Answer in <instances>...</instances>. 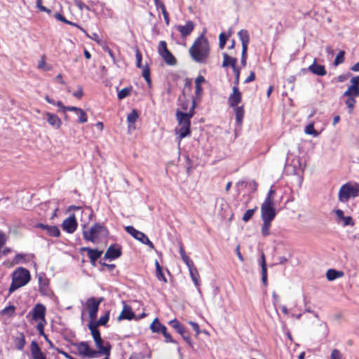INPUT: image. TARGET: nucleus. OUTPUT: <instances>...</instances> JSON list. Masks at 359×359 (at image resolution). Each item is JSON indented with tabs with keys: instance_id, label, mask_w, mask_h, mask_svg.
I'll return each instance as SVG.
<instances>
[{
	"instance_id": "nucleus-12",
	"label": "nucleus",
	"mask_w": 359,
	"mask_h": 359,
	"mask_svg": "<svg viewBox=\"0 0 359 359\" xmlns=\"http://www.w3.org/2000/svg\"><path fill=\"white\" fill-rule=\"evenodd\" d=\"M169 325L180 334L183 339L190 346H192V341L189 332L183 327V325L177 320H171Z\"/></svg>"
},
{
	"instance_id": "nucleus-5",
	"label": "nucleus",
	"mask_w": 359,
	"mask_h": 359,
	"mask_svg": "<svg viewBox=\"0 0 359 359\" xmlns=\"http://www.w3.org/2000/svg\"><path fill=\"white\" fill-rule=\"evenodd\" d=\"M109 235V231L102 224L95 223L89 231H83V237L84 240L90 241L93 243H97L99 240L107 238Z\"/></svg>"
},
{
	"instance_id": "nucleus-41",
	"label": "nucleus",
	"mask_w": 359,
	"mask_h": 359,
	"mask_svg": "<svg viewBox=\"0 0 359 359\" xmlns=\"http://www.w3.org/2000/svg\"><path fill=\"white\" fill-rule=\"evenodd\" d=\"M257 209V208L255 207V208L248 210L243 215L242 219L243 220V222H248L252 217Z\"/></svg>"
},
{
	"instance_id": "nucleus-51",
	"label": "nucleus",
	"mask_w": 359,
	"mask_h": 359,
	"mask_svg": "<svg viewBox=\"0 0 359 359\" xmlns=\"http://www.w3.org/2000/svg\"><path fill=\"white\" fill-rule=\"evenodd\" d=\"M233 72L234 73L235 79L233 81L234 86H238L239 84V78H240V69L238 67H235L233 69Z\"/></svg>"
},
{
	"instance_id": "nucleus-16",
	"label": "nucleus",
	"mask_w": 359,
	"mask_h": 359,
	"mask_svg": "<svg viewBox=\"0 0 359 359\" xmlns=\"http://www.w3.org/2000/svg\"><path fill=\"white\" fill-rule=\"evenodd\" d=\"M32 319L34 320H41L45 322L46 307L41 304H37L32 311Z\"/></svg>"
},
{
	"instance_id": "nucleus-63",
	"label": "nucleus",
	"mask_w": 359,
	"mask_h": 359,
	"mask_svg": "<svg viewBox=\"0 0 359 359\" xmlns=\"http://www.w3.org/2000/svg\"><path fill=\"white\" fill-rule=\"evenodd\" d=\"M57 351L58 353L62 354L67 359H76L74 357H72V355H70L69 353H67V352L64 351L63 350L57 348Z\"/></svg>"
},
{
	"instance_id": "nucleus-1",
	"label": "nucleus",
	"mask_w": 359,
	"mask_h": 359,
	"mask_svg": "<svg viewBox=\"0 0 359 359\" xmlns=\"http://www.w3.org/2000/svg\"><path fill=\"white\" fill-rule=\"evenodd\" d=\"M192 59L199 63H205L210 55V46L208 39L201 34L189 48Z\"/></svg>"
},
{
	"instance_id": "nucleus-62",
	"label": "nucleus",
	"mask_w": 359,
	"mask_h": 359,
	"mask_svg": "<svg viewBox=\"0 0 359 359\" xmlns=\"http://www.w3.org/2000/svg\"><path fill=\"white\" fill-rule=\"evenodd\" d=\"M161 12H162V14L163 15V18L165 20V24L167 25H169V24H170V18H169L168 13L167 12L166 9H163V11Z\"/></svg>"
},
{
	"instance_id": "nucleus-49",
	"label": "nucleus",
	"mask_w": 359,
	"mask_h": 359,
	"mask_svg": "<svg viewBox=\"0 0 359 359\" xmlns=\"http://www.w3.org/2000/svg\"><path fill=\"white\" fill-rule=\"evenodd\" d=\"M15 307L14 306H8L2 310V313L8 316H12L15 313Z\"/></svg>"
},
{
	"instance_id": "nucleus-52",
	"label": "nucleus",
	"mask_w": 359,
	"mask_h": 359,
	"mask_svg": "<svg viewBox=\"0 0 359 359\" xmlns=\"http://www.w3.org/2000/svg\"><path fill=\"white\" fill-rule=\"evenodd\" d=\"M8 237L6 234L0 230V249L6 244Z\"/></svg>"
},
{
	"instance_id": "nucleus-38",
	"label": "nucleus",
	"mask_w": 359,
	"mask_h": 359,
	"mask_svg": "<svg viewBox=\"0 0 359 359\" xmlns=\"http://www.w3.org/2000/svg\"><path fill=\"white\" fill-rule=\"evenodd\" d=\"M138 118V114L135 109H133L127 116V121L129 123V127L131 124H134Z\"/></svg>"
},
{
	"instance_id": "nucleus-22",
	"label": "nucleus",
	"mask_w": 359,
	"mask_h": 359,
	"mask_svg": "<svg viewBox=\"0 0 359 359\" xmlns=\"http://www.w3.org/2000/svg\"><path fill=\"white\" fill-rule=\"evenodd\" d=\"M194 29V24L192 21H187L185 25H178L177 31L181 34L182 37L189 36Z\"/></svg>"
},
{
	"instance_id": "nucleus-18",
	"label": "nucleus",
	"mask_w": 359,
	"mask_h": 359,
	"mask_svg": "<svg viewBox=\"0 0 359 359\" xmlns=\"http://www.w3.org/2000/svg\"><path fill=\"white\" fill-rule=\"evenodd\" d=\"M81 250L88 252V257L93 265L95 264L96 261L101 257L102 254V251L98 250L97 249H91L88 247L81 248Z\"/></svg>"
},
{
	"instance_id": "nucleus-31",
	"label": "nucleus",
	"mask_w": 359,
	"mask_h": 359,
	"mask_svg": "<svg viewBox=\"0 0 359 359\" xmlns=\"http://www.w3.org/2000/svg\"><path fill=\"white\" fill-rule=\"evenodd\" d=\"M262 262H261V267H262V281L264 284V285H267V269H266V264L265 261V257L264 255H262Z\"/></svg>"
},
{
	"instance_id": "nucleus-21",
	"label": "nucleus",
	"mask_w": 359,
	"mask_h": 359,
	"mask_svg": "<svg viewBox=\"0 0 359 359\" xmlns=\"http://www.w3.org/2000/svg\"><path fill=\"white\" fill-rule=\"evenodd\" d=\"M135 316V313L132 311L131 308L123 302V308L121 313H120L117 318L118 321H121L125 319L130 320L134 318Z\"/></svg>"
},
{
	"instance_id": "nucleus-37",
	"label": "nucleus",
	"mask_w": 359,
	"mask_h": 359,
	"mask_svg": "<svg viewBox=\"0 0 359 359\" xmlns=\"http://www.w3.org/2000/svg\"><path fill=\"white\" fill-rule=\"evenodd\" d=\"M132 90H133L132 86H129V87L123 88L118 93V98L119 100H123V99L126 98V97L130 95V94L132 92Z\"/></svg>"
},
{
	"instance_id": "nucleus-26",
	"label": "nucleus",
	"mask_w": 359,
	"mask_h": 359,
	"mask_svg": "<svg viewBox=\"0 0 359 359\" xmlns=\"http://www.w3.org/2000/svg\"><path fill=\"white\" fill-rule=\"evenodd\" d=\"M223 62L222 67H227L229 66L231 67L232 69L236 67V64L238 60L236 57H230L226 53H223Z\"/></svg>"
},
{
	"instance_id": "nucleus-57",
	"label": "nucleus",
	"mask_w": 359,
	"mask_h": 359,
	"mask_svg": "<svg viewBox=\"0 0 359 359\" xmlns=\"http://www.w3.org/2000/svg\"><path fill=\"white\" fill-rule=\"evenodd\" d=\"M343 220H344V226H353L354 225V222H353L351 217H349V216L344 217Z\"/></svg>"
},
{
	"instance_id": "nucleus-40",
	"label": "nucleus",
	"mask_w": 359,
	"mask_h": 359,
	"mask_svg": "<svg viewBox=\"0 0 359 359\" xmlns=\"http://www.w3.org/2000/svg\"><path fill=\"white\" fill-rule=\"evenodd\" d=\"M142 76L147 81L148 86L150 87L151 86V80L150 78V70L148 66H146L143 68Z\"/></svg>"
},
{
	"instance_id": "nucleus-19",
	"label": "nucleus",
	"mask_w": 359,
	"mask_h": 359,
	"mask_svg": "<svg viewBox=\"0 0 359 359\" xmlns=\"http://www.w3.org/2000/svg\"><path fill=\"white\" fill-rule=\"evenodd\" d=\"M30 351L33 359H47L46 355L42 352L39 344L35 341H32Z\"/></svg>"
},
{
	"instance_id": "nucleus-61",
	"label": "nucleus",
	"mask_w": 359,
	"mask_h": 359,
	"mask_svg": "<svg viewBox=\"0 0 359 359\" xmlns=\"http://www.w3.org/2000/svg\"><path fill=\"white\" fill-rule=\"evenodd\" d=\"M189 324L193 327V330L196 332V335L198 336L200 334L199 325L196 323L192 321H190Z\"/></svg>"
},
{
	"instance_id": "nucleus-58",
	"label": "nucleus",
	"mask_w": 359,
	"mask_h": 359,
	"mask_svg": "<svg viewBox=\"0 0 359 359\" xmlns=\"http://www.w3.org/2000/svg\"><path fill=\"white\" fill-rule=\"evenodd\" d=\"M36 328H37V330L39 331V334L41 336H45L46 334L44 332V325L42 322H40L38 323L37 326H36Z\"/></svg>"
},
{
	"instance_id": "nucleus-23",
	"label": "nucleus",
	"mask_w": 359,
	"mask_h": 359,
	"mask_svg": "<svg viewBox=\"0 0 359 359\" xmlns=\"http://www.w3.org/2000/svg\"><path fill=\"white\" fill-rule=\"evenodd\" d=\"M308 70L318 76H325L327 73L323 65L316 64V59H315L313 64L308 67Z\"/></svg>"
},
{
	"instance_id": "nucleus-47",
	"label": "nucleus",
	"mask_w": 359,
	"mask_h": 359,
	"mask_svg": "<svg viewBox=\"0 0 359 359\" xmlns=\"http://www.w3.org/2000/svg\"><path fill=\"white\" fill-rule=\"evenodd\" d=\"M305 133L309 135H312L314 137L318 136L319 133L314 129L313 123L309 124L305 128Z\"/></svg>"
},
{
	"instance_id": "nucleus-7",
	"label": "nucleus",
	"mask_w": 359,
	"mask_h": 359,
	"mask_svg": "<svg viewBox=\"0 0 359 359\" xmlns=\"http://www.w3.org/2000/svg\"><path fill=\"white\" fill-rule=\"evenodd\" d=\"M88 328L90 331L95 344L99 350L97 351L99 352V354L102 353L106 355H109L111 350L110 344L108 342H107V346H104V341L101 337L100 332L99 330L94 325H88Z\"/></svg>"
},
{
	"instance_id": "nucleus-55",
	"label": "nucleus",
	"mask_w": 359,
	"mask_h": 359,
	"mask_svg": "<svg viewBox=\"0 0 359 359\" xmlns=\"http://www.w3.org/2000/svg\"><path fill=\"white\" fill-rule=\"evenodd\" d=\"M135 56H136V60H137V64H136L137 67L138 68H140V67H142V54L139 50H136Z\"/></svg>"
},
{
	"instance_id": "nucleus-17",
	"label": "nucleus",
	"mask_w": 359,
	"mask_h": 359,
	"mask_svg": "<svg viewBox=\"0 0 359 359\" xmlns=\"http://www.w3.org/2000/svg\"><path fill=\"white\" fill-rule=\"evenodd\" d=\"M44 116L48 124L53 128L59 129L61 127L62 121L56 114L46 112L44 113Z\"/></svg>"
},
{
	"instance_id": "nucleus-6",
	"label": "nucleus",
	"mask_w": 359,
	"mask_h": 359,
	"mask_svg": "<svg viewBox=\"0 0 359 359\" xmlns=\"http://www.w3.org/2000/svg\"><path fill=\"white\" fill-rule=\"evenodd\" d=\"M359 196V184L346 183L343 184L338 194L339 201L346 203L350 198H355Z\"/></svg>"
},
{
	"instance_id": "nucleus-25",
	"label": "nucleus",
	"mask_w": 359,
	"mask_h": 359,
	"mask_svg": "<svg viewBox=\"0 0 359 359\" xmlns=\"http://www.w3.org/2000/svg\"><path fill=\"white\" fill-rule=\"evenodd\" d=\"M37 227L46 230L50 236L58 237L60 235V229L57 226H48L43 224H38Z\"/></svg>"
},
{
	"instance_id": "nucleus-15",
	"label": "nucleus",
	"mask_w": 359,
	"mask_h": 359,
	"mask_svg": "<svg viewBox=\"0 0 359 359\" xmlns=\"http://www.w3.org/2000/svg\"><path fill=\"white\" fill-rule=\"evenodd\" d=\"M121 255V248L118 245H111L107 250L104 258L113 260Z\"/></svg>"
},
{
	"instance_id": "nucleus-35",
	"label": "nucleus",
	"mask_w": 359,
	"mask_h": 359,
	"mask_svg": "<svg viewBox=\"0 0 359 359\" xmlns=\"http://www.w3.org/2000/svg\"><path fill=\"white\" fill-rule=\"evenodd\" d=\"M161 56L163 57L164 61L169 65H174L177 62L175 57L169 50Z\"/></svg>"
},
{
	"instance_id": "nucleus-32",
	"label": "nucleus",
	"mask_w": 359,
	"mask_h": 359,
	"mask_svg": "<svg viewBox=\"0 0 359 359\" xmlns=\"http://www.w3.org/2000/svg\"><path fill=\"white\" fill-rule=\"evenodd\" d=\"M343 272L339 271L334 269H329L326 273V277L328 280H334L338 278H340L343 276Z\"/></svg>"
},
{
	"instance_id": "nucleus-4",
	"label": "nucleus",
	"mask_w": 359,
	"mask_h": 359,
	"mask_svg": "<svg viewBox=\"0 0 359 359\" xmlns=\"http://www.w3.org/2000/svg\"><path fill=\"white\" fill-rule=\"evenodd\" d=\"M31 278L29 271L22 267L17 269L13 273L12 283L9 287V294H12L18 288L27 285Z\"/></svg>"
},
{
	"instance_id": "nucleus-48",
	"label": "nucleus",
	"mask_w": 359,
	"mask_h": 359,
	"mask_svg": "<svg viewBox=\"0 0 359 359\" xmlns=\"http://www.w3.org/2000/svg\"><path fill=\"white\" fill-rule=\"evenodd\" d=\"M347 100L346 101V104L349 109V111L351 112L353 109L354 108L355 104L356 102L355 97H347Z\"/></svg>"
},
{
	"instance_id": "nucleus-60",
	"label": "nucleus",
	"mask_w": 359,
	"mask_h": 359,
	"mask_svg": "<svg viewBox=\"0 0 359 359\" xmlns=\"http://www.w3.org/2000/svg\"><path fill=\"white\" fill-rule=\"evenodd\" d=\"M180 101L181 102V103H180L181 108L183 110L187 111L188 109V107L189 105V101L187 100H180Z\"/></svg>"
},
{
	"instance_id": "nucleus-59",
	"label": "nucleus",
	"mask_w": 359,
	"mask_h": 359,
	"mask_svg": "<svg viewBox=\"0 0 359 359\" xmlns=\"http://www.w3.org/2000/svg\"><path fill=\"white\" fill-rule=\"evenodd\" d=\"M203 89L201 86H195V94L196 97L200 100L202 95Z\"/></svg>"
},
{
	"instance_id": "nucleus-3",
	"label": "nucleus",
	"mask_w": 359,
	"mask_h": 359,
	"mask_svg": "<svg viewBox=\"0 0 359 359\" xmlns=\"http://www.w3.org/2000/svg\"><path fill=\"white\" fill-rule=\"evenodd\" d=\"M276 214L274 203H271L269 198L264 200L261 205V217L263 221L262 234L263 236L266 237L270 234L271 222L275 219Z\"/></svg>"
},
{
	"instance_id": "nucleus-30",
	"label": "nucleus",
	"mask_w": 359,
	"mask_h": 359,
	"mask_svg": "<svg viewBox=\"0 0 359 359\" xmlns=\"http://www.w3.org/2000/svg\"><path fill=\"white\" fill-rule=\"evenodd\" d=\"M25 337L22 332L19 333V334L14 339V344L16 349L19 351H22L25 345Z\"/></svg>"
},
{
	"instance_id": "nucleus-9",
	"label": "nucleus",
	"mask_w": 359,
	"mask_h": 359,
	"mask_svg": "<svg viewBox=\"0 0 359 359\" xmlns=\"http://www.w3.org/2000/svg\"><path fill=\"white\" fill-rule=\"evenodd\" d=\"M238 36L242 43L241 65L245 67L247 62L248 46L250 42V34L247 29H241L238 32Z\"/></svg>"
},
{
	"instance_id": "nucleus-13",
	"label": "nucleus",
	"mask_w": 359,
	"mask_h": 359,
	"mask_svg": "<svg viewBox=\"0 0 359 359\" xmlns=\"http://www.w3.org/2000/svg\"><path fill=\"white\" fill-rule=\"evenodd\" d=\"M242 101V93L238 86H233L232 93L228 98V104L231 107L238 106Z\"/></svg>"
},
{
	"instance_id": "nucleus-43",
	"label": "nucleus",
	"mask_w": 359,
	"mask_h": 359,
	"mask_svg": "<svg viewBox=\"0 0 359 359\" xmlns=\"http://www.w3.org/2000/svg\"><path fill=\"white\" fill-rule=\"evenodd\" d=\"M344 55H345V52L344 50H340L338 54L337 55L336 57H335V60L334 61V65L335 66H337L341 63L344 62Z\"/></svg>"
},
{
	"instance_id": "nucleus-34",
	"label": "nucleus",
	"mask_w": 359,
	"mask_h": 359,
	"mask_svg": "<svg viewBox=\"0 0 359 359\" xmlns=\"http://www.w3.org/2000/svg\"><path fill=\"white\" fill-rule=\"evenodd\" d=\"M164 327L165 325L161 323L157 318H156L150 325V329L154 333H160V332L163 330L162 327Z\"/></svg>"
},
{
	"instance_id": "nucleus-8",
	"label": "nucleus",
	"mask_w": 359,
	"mask_h": 359,
	"mask_svg": "<svg viewBox=\"0 0 359 359\" xmlns=\"http://www.w3.org/2000/svg\"><path fill=\"white\" fill-rule=\"evenodd\" d=\"M78 354L81 358H95L99 356V352L90 348L88 341H81L72 344Z\"/></svg>"
},
{
	"instance_id": "nucleus-24",
	"label": "nucleus",
	"mask_w": 359,
	"mask_h": 359,
	"mask_svg": "<svg viewBox=\"0 0 359 359\" xmlns=\"http://www.w3.org/2000/svg\"><path fill=\"white\" fill-rule=\"evenodd\" d=\"M286 165L287 167H292V172L294 175H299L300 172L303 171L302 165L299 157L294 158L290 163L287 160Z\"/></svg>"
},
{
	"instance_id": "nucleus-28",
	"label": "nucleus",
	"mask_w": 359,
	"mask_h": 359,
	"mask_svg": "<svg viewBox=\"0 0 359 359\" xmlns=\"http://www.w3.org/2000/svg\"><path fill=\"white\" fill-rule=\"evenodd\" d=\"M236 115V122L237 125L241 126L243 123V116L245 114L243 106H237L233 107Z\"/></svg>"
},
{
	"instance_id": "nucleus-64",
	"label": "nucleus",
	"mask_w": 359,
	"mask_h": 359,
	"mask_svg": "<svg viewBox=\"0 0 359 359\" xmlns=\"http://www.w3.org/2000/svg\"><path fill=\"white\" fill-rule=\"evenodd\" d=\"M351 82L352 83L351 86H358L359 87V76H354L351 79Z\"/></svg>"
},
{
	"instance_id": "nucleus-36",
	"label": "nucleus",
	"mask_w": 359,
	"mask_h": 359,
	"mask_svg": "<svg viewBox=\"0 0 359 359\" xmlns=\"http://www.w3.org/2000/svg\"><path fill=\"white\" fill-rule=\"evenodd\" d=\"M155 266H156V278H158V280L163 281L165 283L167 282V280H166L164 274L163 273L162 268L157 260H156V262H155Z\"/></svg>"
},
{
	"instance_id": "nucleus-42",
	"label": "nucleus",
	"mask_w": 359,
	"mask_h": 359,
	"mask_svg": "<svg viewBox=\"0 0 359 359\" xmlns=\"http://www.w3.org/2000/svg\"><path fill=\"white\" fill-rule=\"evenodd\" d=\"M80 30L82 31L86 35L87 37L95 41L97 43H100L101 39H100V36L97 33H93L92 34H89L83 28H80Z\"/></svg>"
},
{
	"instance_id": "nucleus-20",
	"label": "nucleus",
	"mask_w": 359,
	"mask_h": 359,
	"mask_svg": "<svg viewBox=\"0 0 359 359\" xmlns=\"http://www.w3.org/2000/svg\"><path fill=\"white\" fill-rule=\"evenodd\" d=\"M39 290L41 294L47 295L48 294V280L44 273L38 276Z\"/></svg>"
},
{
	"instance_id": "nucleus-11",
	"label": "nucleus",
	"mask_w": 359,
	"mask_h": 359,
	"mask_svg": "<svg viewBox=\"0 0 359 359\" xmlns=\"http://www.w3.org/2000/svg\"><path fill=\"white\" fill-rule=\"evenodd\" d=\"M102 301V297H100L99 299L90 297L86 300V306L89 312V317L92 320L96 318L97 311L99 309V306Z\"/></svg>"
},
{
	"instance_id": "nucleus-54",
	"label": "nucleus",
	"mask_w": 359,
	"mask_h": 359,
	"mask_svg": "<svg viewBox=\"0 0 359 359\" xmlns=\"http://www.w3.org/2000/svg\"><path fill=\"white\" fill-rule=\"evenodd\" d=\"M330 359H341V354L337 349H334L332 351Z\"/></svg>"
},
{
	"instance_id": "nucleus-33",
	"label": "nucleus",
	"mask_w": 359,
	"mask_h": 359,
	"mask_svg": "<svg viewBox=\"0 0 359 359\" xmlns=\"http://www.w3.org/2000/svg\"><path fill=\"white\" fill-rule=\"evenodd\" d=\"M344 97H359V87L350 86L348 89L344 93Z\"/></svg>"
},
{
	"instance_id": "nucleus-39",
	"label": "nucleus",
	"mask_w": 359,
	"mask_h": 359,
	"mask_svg": "<svg viewBox=\"0 0 359 359\" xmlns=\"http://www.w3.org/2000/svg\"><path fill=\"white\" fill-rule=\"evenodd\" d=\"M162 328L163 330L160 332V333H161L165 337V341L166 343L176 344V341L172 339L171 335L167 332V327L165 326L164 327Z\"/></svg>"
},
{
	"instance_id": "nucleus-46",
	"label": "nucleus",
	"mask_w": 359,
	"mask_h": 359,
	"mask_svg": "<svg viewBox=\"0 0 359 359\" xmlns=\"http://www.w3.org/2000/svg\"><path fill=\"white\" fill-rule=\"evenodd\" d=\"M76 114L79 116V122L81 123H83L87 122L88 117L86 113L82 109H80L79 111L76 113Z\"/></svg>"
},
{
	"instance_id": "nucleus-2",
	"label": "nucleus",
	"mask_w": 359,
	"mask_h": 359,
	"mask_svg": "<svg viewBox=\"0 0 359 359\" xmlns=\"http://www.w3.org/2000/svg\"><path fill=\"white\" fill-rule=\"evenodd\" d=\"M196 105V100L193 99L189 112H182L180 110L176 111V117L179 124V128L176 129V133L179 135L180 140L190 135L191 118L194 115Z\"/></svg>"
},
{
	"instance_id": "nucleus-44",
	"label": "nucleus",
	"mask_w": 359,
	"mask_h": 359,
	"mask_svg": "<svg viewBox=\"0 0 359 359\" xmlns=\"http://www.w3.org/2000/svg\"><path fill=\"white\" fill-rule=\"evenodd\" d=\"M229 38V36H226V34L224 32H222L219 36V48L223 49L226 41Z\"/></svg>"
},
{
	"instance_id": "nucleus-29",
	"label": "nucleus",
	"mask_w": 359,
	"mask_h": 359,
	"mask_svg": "<svg viewBox=\"0 0 359 359\" xmlns=\"http://www.w3.org/2000/svg\"><path fill=\"white\" fill-rule=\"evenodd\" d=\"M109 319V311H107L104 316H101L97 321H93L91 320L89 325H94L97 328L100 325H106Z\"/></svg>"
},
{
	"instance_id": "nucleus-50",
	"label": "nucleus",
	"mask_w": 359,
	"mask_h": 359,
	"mask_svg": "<svg viewBox=\"0 0 359 359\" xmlns=\"http://www.w3.org/2000/svg\"><path fill=\"white\" fill-rule=\"evenodd\" d=\"M81 213L83 215H86L88 217L89 220L92 219L93 216V211L90 207H86L81 210Z\"/></svg>"
},
{
	"instance_id": "nucleus-10",
	"label": "nucleus",
	"mask_w": 359,
	"mask_h": 359,
	"mask_svg": "<svg viewBox=\"0 0 359 359\" xmlns=\"http://www.w3.org/2000/svg\"><path fill=\"white\" fill-rule=\"evenodd\" d=\"M126 231L131 235L134 238L140 241L142 243L148 245L151 249L154 248L153 243L149 239L147 236L144 233L135 229L133 226H127L125 227Z\"/></svg>"
},
{
	"instance_id": "nucleus-56",
	"label": "nucleus",
	"mask_w": 359,
	"mask_h": 359,
	"mask_svg": "<svg viewBox=\"0 0 359 359\" xmlns=\"http://www.w3.org/2000/svg\"><path fill=\"white\" fill-rule=\"evenodd\" d=\"M182 260L186 264V265L187 266L189 269L192 268V267H194V264L193 261L191 259H190V258L188 256L184 257L182 259Z\"/></svg>"
},
{
	"instance_id": "nucleus-53",
	"label": "nucleus",
	"mask_w": 359,
	"mask_h": 359,
	"mask_svg": "<svg viewBox=\"0 0 359 359\" xmlns=\"http://www.w3.org/2000/svg\"><path fill=\"white\" fill-rule=\"evenodd\" d=\"M74 4L81 10L84 8L89 10V7L86 5L81 0H74Z\"/></svg>"
},
{
	"instance_id": "nucleus-27",
	"label": "nucleus",
	"mask_w": 359,
	"mask_h": 359,
	"mask_svg": "<svg viewBox=\"0 0 359 359\" xmlns=\"http://www.w3.org/2000/svg\"><path fill=\"white\" fill-rule=\"evenodd\" d=\"M190 276L195 285V286L198 288V290L200 292V276L198 272L197 269L194 266L189 269Z\"/></svg>"
},
{
	"instance_id": "nucleus-14",
	"label": "nucleus",
	"mask_w": 359,
	"mask_h": 359,
	"mask_svg": "<svg viewBox=\"0 0 359 359\" xmlns=\"http://www.w3.org/2000/svg\"><path fill=\"white\" fill-rule=\"evenodd\" d=\"M77 226L78 224L74 215H72L65 219L62 224V229L68 233H73L76 230Z\"/></svg>"
},
{
	"instance_id": "nucleus-45",
	"label": "nucleus",
	"mask_w": 359,
	"mask_h": 359,
	"mask_svg": "<svg viewBox=\"0 0 359 359\" xmlns=\"http://www.w3.org/2000/svg\"><path fill=\"white\" fill-rule=\"evenodd\" d=\"M158 50L160 54V55H162L163 54H165L167 53L169 50L167 48L166 42L164 41H161L158 43Z\"/></svg>"
}]
</instances>
